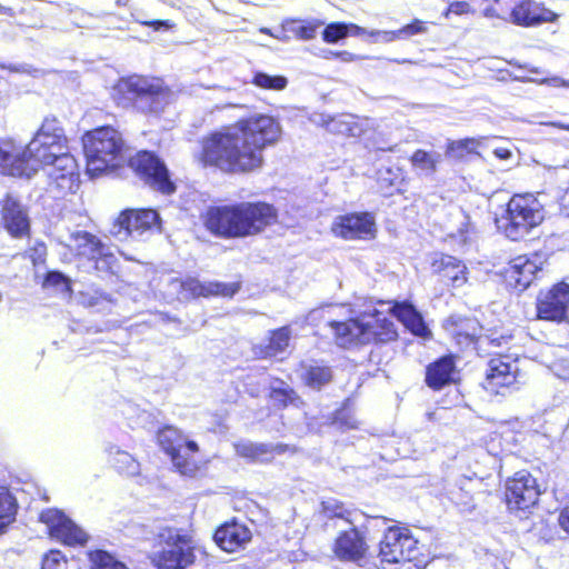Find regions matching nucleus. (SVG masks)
<instances>
[{"mask_svg":"<svg viewBox=\"0 0 569 569\" xmlns=\"http://www.w3.org/2000/svg\"><path fill=\"white\" fill-rule=\"evenodd\" d=\"M377 305H379L381 308L387 307V309H383L385 315L387 312L392 313V316H395L400 322H402L403 326L407 329H409L415 336L428 338L431 335L421 315L411 305H391L390 302L386 303L382 301H379Z\"/></svg>","mask_w":569,"mask_h":569,"instance_id":"5701e85b","label":"nucleus"},{"mask_svg":"<svg viewBox=\"0 0 569 569\" xmlns=\"http://www.w3.org/2000/svg\"><path fill=\"white\" fill-rule=\"evenodd\" d=\"M560 204L565 210L566 214L569 216V188L561 196Z\"/></svg>","mask_w":569,"mask_h":569,"instance_id":"e2e57ef3","label":"nucleus"},{"mask_svg":"<svg viewBox=\"0 0 569 569\" xmlns=\"http://www.w3.org/2000/svg\"><path fill=\"white\" fill-rule=\"evenodd\" d=\"M568 305L569 284L563 282L558 283L538 298V318L557 322L562 321L566 318Z\"/></svg>","mask_w":569,"mask_h":569,"instance_id":"f3484780","label":"nucleus"},{"mask_svg":"<svg viewBox=\"0 0 569 569\" xmlns=\"http://www.w3.org/2000/svg\"><path fill=\"white\" fill-rule=\"evenodd\" d=\"M515 79L519 80V81H523V82L532 81V82H537L540 84H547V86L555 87V88H559V87L569 88V80L562 79L557 76L550 77V78H542L540 80L523 78V77H515Z\"/></svg>","mask_w":569,"mask_h":569,"instance_id":"8fccbe9b","label":"nucleus"},{"mask_svg":"<svg viewBox=\"0 0 569 569\" xmlns=\"http://www.w3.org/2000/svg\"><path fill=\"white\" fill-rule=\"evenodd\" d=\"M259 31H260L261 33L269 34V36H271V37L273 36V32H272L270 29L266 28V27L260 28V29H259Z\"/></svg>","mask_w":569,"mask_h":569,"instance_id":"774afa93","label":"nucleus"},{"mask_svg":"<svg viewBox=\"0 0 569 569\" xmlns=\"http://www.w3.org/2000/svg\"><path fill=\"white\" fill-rule=\"evenodd\" d=\"M78 302L88 308L106 311L113 303V298L111 293L91 286L78 293Z\"/></svg>","mask_w":569,"mask_h":569,"instance_id":"72a5a7b5","label":"nucleus"},{"mask_svg":"<svg viewBox=\"0 0 569 569\" xmlns=\"http://www.w3.org/2000/svg\"><path fill=\"white\" fill-rule=\"evenodd\" d=\"M519 367L508 356L490 359L486 376L485 388L495 393L505 395L510 389H517Z\"/></svg>","mask_w":569,"mask_h":569,"instance_id":"4468645a","label":"nucleus"},{"mask_svg":"<svg viewBox=\"0 0 569 569\" xmlns=\"http://www.w3.org/2000/svg\"><path fill=\"white\" fill-rule=\"evenodd\" d=\"M343 412H340L336 418V423H339L341 427H346L347 429L357 428V421L352 417L345 419Z\"/></svg>","mask_w":569,"mask_h":569,"instance_id":"6e6d98bb","label":"nucleus"},{"mask_svg":"<svg viewBox=\"0 0 569 569\" xmlns=\"http://www.w3.org/2000/svg\"><path fill=\"white\" fill-rule=\"evenodd\" d=\"M558 16L532 0L515 1L510 21L519 26H535L542 22H553Z\"/></svg>","mask_w":569,"mask_h":569,"instance_id":"412c9836","label":"nucleus"},{"mask_svg":"<svg viewBox=\"0 0 569 569\" xmlns=\"http://www.w3.org/2000/svg\"><path fill=\"white\" fill-rule=\"evenodd\" d=\"M276 220V208L266 202L211 207L204 214L206 228L212 234L224 239L256 236Z\"/></svg>","mask_w":569,"mask_h":569,"instance_id":"20e7f679","label":"nucleus"},{"mask_svg":"<svg viewBox=\"0 0 569 569\" xmlns=\"http://www.w3.org/2000/svg\"><path fill=\"white\" fill-rule=\"evenodd\" d=\"M441 162V154L437 151L428 152L422 149L416 150L410 157L413 170L422 177H432Z\"/></svg>","mask_w":569,"mask_h":569,"instance_id":"473e14b6","label":"nucleus"},{"mask_svg":"<svg viewBox=\"0 0 569 569\" xmlns=\"http://www.w3.org/2000/svg\"><path fill=\"white\" fill-rule=\"evenodd\" d=\"M540 496L536 478L528 471H519L506 482V501L510 510H527L533 507Z\"/></svg>","mask_w":569,"mask_h":569,"instance_id":"ddd939ff","label":"nucleus"},{"mask_svg":"<svg viewBox=\"0 0 569 569\" xmlns=\"http://www.w3.org/2000/svg\"><path fill=\"white\" fill-rule=\"evenodd\" d=\"M144 109L148 107L150 113L161 112L173 98V93L163 86L159 78H144Z\"/></svg>","mask_w":569,"mask_h":569,"instance_id":"bb28decb","label":"nucleus"},{"mask_svg":"<svg viewBox=\"0 0 569 569\" xmlns=\"http://www.w3.org/2000/svg\"><path fill=\"white\" fill-rule=\"evenodd\" d=\"M349 34V26L343 22L329 23L323 32L322 39L327 43H336L341 39H345Z\"/></svg>","mask_w":569,"mask_h":569,"instance_id":"c03bdc74","label":"nucleus"},{"mask_svg":"<svg viewBox=\"0 0 569 569\" xmlns=\"http://www.w3.org/2000/svg\"><path fill=\"white\" fill-rule=\"evenodd\" d=\"M403 180L399 168H386L379 171L378 181L382 189L398 188Z\"/></svg>","mask_w":569,"mask_h":569,"instance_id":"49530a36","label":"nucleus"},{"mask_svg":"<svg viewBox=\"0 0 569 569\" xmlns=\"http://www.w3.org/2000/svg\"><path fill=\"white\" fill-rule=\"evenodd\" d=\"M67 138L57 118H44L41 127L23 151L10 141H0V173L31 178L39 170V161H48L66 150Z\"/></svg>","mask_w":569,"mask_h":569,"instance_id":"7ed1b4c3","label":"nucleus"},{"mask_svg":"<svg viewBox=\"0 0 569 569\" xmlns=\"http://www.w3.org/2000/svg\"><path fill=\"white\" fill-rule=\"evenodd\" d=\"M144 184L163 196H171L177 190L164 161L147 150H144Z\"/></svg>","mask_w":569,"mask_h":569,"instance_id":"6ab92c4d","label":"nucleus"},{"mask_svg":"<svg viewBox=\"0 0 569 569\" xmlns=\"http://www.w3.org/2000/svg\"><path fill=\"white\" fill-rule=\"evenodd\" d=\"M47 168L50 184L61 194L74 192L79 186L78 164L68 149L56 153L48 161H39V169Z\"/></svg>","mask_w":569,"mask_h":569,"instance_id":"9b49d317","label":"nucleus"},{"mask_svg":"<svg viewBox=\"0 0 569 569\" xmlns=\"http://www.w3.org/2000/svg\"><path fill=\"white\" fill-rule=\"evenodd\" d=\"M559 525L569 535V506L561 510Z\"/></svg>","mask_w":569,"mask_h":569,"instance_id":"4d7b16f0","label":"nucleus"},{"mask_svg":"<svg viewBox=\"0 0 569 569\" xmlns=\"http://www.w3.org/2000/svg\"><path fill=\"white\" fill-rule=\"evenodd\" d=\"M234 449L238 456L248 458L254 461H264L268 456L270 448L267 443H254L250 441H240L234 445Z\"/></svg>","mask_w":569,"mask_h":569,"instance_id":"4c0bfd02","label":"nucleus"},{"mask_svg":"<svg viewBox=\"0 0 569 569\" xmlns=\"http://www.w3.org/2000/svg\"><path fill=\"white\" fill-rule=\"evenodd\" d=\"M109 232L120 241L142 234V210L124 209L113 221Z\"/></svg>","mask_w":569,"mask_h":569,"instance_id":"a878e982","label":"nucleus"},{"mask_svg":"<svg viewBox=\"0 0 569 569\" xmlns=\"http://www.w3.org/2000/svg\"><path fill=\"white\" fill-rule=\"evenodd\" d=\"M443 328L459 346L471 345L481 332V326L477 319L461 316L449 317Z\"/></svg>","mask_w":569,"mask_h":569,"instance_id":"b1692460","label":"nucleus"},{"mask_svg":"<svg viewBox=\"0 0 569 569\" xmlns=\"http://www.w3.org/2000/svg\"><path fill=\"white\" fill-rule=\"evenodd\" d=\"M40 520L48 526L52 537L66 545H83L87 541V533L58 509L42 511Z\"/></svg>","mask_w":569,"mask_h":569,"instance_id":"2eb2a0df","label":"nucleus"},{"mask_svg":"<svg viewBox=\"0 0 569 569\" xmlns=\"http://www.w3.org/2000/svg\"><path fill=\"white\" fill-rule=\"evenodd\" d=\"M442 280L453 288H460L467 282V267L452 256H443L433 264Z\"/></svg>","mask_w":569,"mask_h":569,"instance_id":"c756f323","label":"nucleus"},{"mask_svg":"<svg viewBox=\"0 0 569 569\" xmlns=\"http://www.w3.org/2000/svg\"><path fill=\"white\" fill-rule=\"evenodd\" d=\"M493 154L501 160H508L512 157V151L506 147H497L493 149Z\"/></svg>","mask_w":569,"mask_h":569,"instance_id":"bf43d9fd","label":"nucleus"},{"mask_svg":"<svg viewBox=\"0 0 569 569\" xmlns=\"http://www.w3.org/2000/svg\"><path fill=\"white\" fill-rule=\"evenodd\" d=\"M351 526L349 530H343L338 535L332 550L339 560L356 562L365 567L368 545L365 535L356 528L355 523Z\"/></svg>","mask_w":569,"mask_h":569,"instance_id":"dca6fc26","label":"nucleus"},{"mask_svg":"<svg viewBox=\"0 0 569 569\" xmlns=\"http://www.w3.org/2000/svg\"><path fill=\"white\" fill-rule=\"evenodd\" d=\"M82 143L87 172L91 177L114 172L123 178L134 176L142 179V151L131 154L116 129L100 127L89 131L83 136Z\"/></svg>","mask_w":569,"mask_h":569,"instance_id":"f03ea898","label":"nucleus"},{"mask_svg":"<svg viewBox=\"0 0 569 569\" xmlns=\"http://www.w3.org/2000/svg\"><path fill=\"white\" fill-rule=\"evenodd\" d=\"M253 83L262 89L283 90L288 84V80L283 76H270L264 72H257L253 77Z\"/></svg>","mask_w":569,"mask_h":569,"instance_id":"a19ab883","label":"nucleus"},{"mask_svg":"<svg viewBox=\"0 0 569 569\" xmlns=\"http://www.w3.org/2000/svg\"><path fill=\"white\" fill-rule=\"evenodd\" d=\"M327 129L331 132L343 134V136H357L360 132L359 127L350 114H341L335 118H330L326 122Z\"/></svg>","mask_w":569,"mask_h":569,"instance_id":"e433bc0d","label":"nucleus"},{"mask_svg":"<svg viewBox=\"0 0 569 569\" xmlns=\"http://www.w3.org/2000/svg\"><path fill=\"white\" fill-rule=\"evenodd\" d=\"M270 448V451L268 455H282L286 452L293 453L296 452V448L293 446L284 445V443H277V445H270L267 443Z\"/></svg>","mask_w":569,"mask_h":569,"instance_id":"864d4df0","label":"nucleus"},{"mask_svg":"<svg viewBox=\"0 0 569 569\" xmlns=\"http://www.w3.org/2000/svg\"><path fill=\"white\" fill-rule=\"evenodd\" d=\"M463 219H465V220H468V218H467V217H465ZM461 224H462L466 229H462V228H461V229L459 230V232H460L459 237H460V240H461L462 242H467V236H466V233H468V232H469V222H468V221H463Z\"/></svg>","mask_w":569,"mask_h":569,"instance_id":"338daca9","label":"nucleus"},{"mask_svg":"<svg viewBox=\"0 0 569 569\" xmlns=\"http://www.w3.org/2000/svg\"><path fill=\"white\" fill-rule=\"evenodd\" d=\"M144 26L153 27V29L156 31L161 30V29L168 30V29L172 28V24L170 23L169 20H156V21H150V22L144 21Z\"/></svg>","mask_w":569,"mask_h":569,"instance_id":"13d9d810","label":"nucleus"},{"mask_svg":"<svg viewBox=\"0 0 569 569\" xmlns=\"http://www.w3.org/2000/svg\"><path fill=\"white\" fill-rule=\"evenodd\" d=\"M160 447L170 456L176 470L184 477H194L199 470L198 462L190 453L198 451V445L173 427H164L157 436Z\"/></svg>","mask_w":569,"mask_h":569,"instance_id":"9d476101","label":"nucleus"},{"mask_svg":"<svg viewBox=\"0 0 569 569\" xmlns=\"http://www.w3.org/2000/svg\"><path fill=\"white\" fill-rule=\"evenodd\" d=\"M149 286L153 290H159L166 299L188 300L196 297L222 296L232 297L240 289V284L224 283L218 281L200 282L198 279L188 278L180 280L171 274L162 273L158 278H152Z\"/></svg>","mask_w":569,"mask_h":569,"instance_id":"423d86ee","label":"nucleus"},{"mask_svg":"<svg viewBox=\"0 0 569 569\" xmlns=\"http://www.w3.org/2000/svg\"><path fill=\"white\" fill-rule=\"evenodd\" d=\"M291 330L289 327L271 331L267 343L253 347V353L259 358H272L283 353L289 347Z\"/></svg>","mask_w":569,"mask_h":569,"instance_id":"7c9ffc66","label":"nucleus"},{"mask_svg":"<svg viewBox=\"0 0 569 569\" xmlns=\"http://www.w3.org/2000/svg\"><path fill=\"white\" fill-rule=\"evenodd\" d=\"M16 511L14 497L7 487L0 486V532L14 519Z\"/></svg>","mask_w":569,"mask_h":569,"instance_id":"c9c22d12","label":"nucleus"},{"mask_svg":"<svg viewBox=\"0 0 569 569\" xmlns=\"http://www.w3.org/2000/svg\"><path fill=\"white\" fill-rule=\"evenodd\" d=\"M43 287L54 288L61 293H71L70 279L60 271H49L44 278Z\"/></svg>","mask_w":569,"mask_h":569,"instance_id":"37998d69","label":"nucleus"},{"mask_svg":"<svg viewBox=\"0 0 569 569\" xmlns=\"http://www.w3.org/2000/svg\"><path fill=\"white\" fill-rule=\"evenodd\" d=\"M0 216L4 229L16 239L30 236L31 219L26 204L19 197L10 193H0Z\"/></svg>","mask_w":569,"mask_h":569,"instance_id":"f8f14e48","label":"nucleus"},{"mask_svg":"<svg viewBox=\"0 0 569 569\" xmlns=\"http://www.w3.org/2000/svg\"><path fill=\"white\" fill-rule=\"evenodd\" d=\"M348 26H349V34H352V36H356V37L369 34L370 37H376L377 40L382 41L380 36L371 34L372 31L369 32L365 28L359 27V26L353 24V23H349Z\"/></svg>","mask_w":569,"mask_h":569,"instance_id":"5fc2aeb1","label":"nucleus"},{"mask_svg":"<svg viewBox=\"0 0 569 569\" xmlns=\"http://www.w3.org/2000/svg\"><path fill=\"white\" fill-rule=\"evenodd\" d=\"M281 136L270 116H254L213 131L201 140L199 161L226 173H249L263 166V151Z\"/></svg>","mask_w":569,"mask_h":569,"instance_id":"f257e3e1","label":"nucleus"},{"mask_svg":"<svg viewBox=\"0 0 569 569\" xmlns=\"http://www.w3.org/2000/svg\"><path fill=\"white\" fill-rule=\"evenodd\" d=\"M510 64L512 66H516L518 68H522V69H527L529 72L531 73H536V74H543L545 71H542L541 69L537 68V67H530V66H521V64H518L516 61H509Z\"/></svg>","mask_w":569,"mask_h":569,"instance_id":"0e129e2a","label":"nucleus"},{"mask_svg":"<svg viewBox=\"0 0 569 569\" xmlns=\"http://www.w3.org/2000/svg\"><path fill=\"white\" fill-rule=\"evenodd\" d=\"M306 383L312 388H321L331 380V370L329 367L311 366L305 373Z\"/></svg>","mask_w":569,"mask_h":569,"instance_id":"ea45409f","label":"nucleus"},{"mask_svg":"<svg viewBox=\"0 0 569 569\" xmlns=\"http://www.w3.org/2000/svg\"><path fill=\"white\" fill-rule=\"evenodd\" d=\"M322 26L323 21L318 19L287 20L282 28L291 32L297 39L307 41L313 39L318 29Z\"/></svg>","mask_w":569,"mask_h":569,"instance_id":"f704fd0d","label":"nucleus"},{"mask_svg":"<svg viewBox=\"0 0 569 569\" xmlns=\"http://www.w3.org/2000/svg\"><path fill=\"white\" fill-rule=\"evenodd\" d=\"M471 11V7L467 1H455L450 3L446 11V17H449V14L453 13L457 16L467 14Z\"/></svg>","mask_w":569,"mask_h":569,"instance_id":"3c124183","label":"nucleus"},{"mask_svg":"<svg viewBox=\"0 0 569 569\" xmlns=\"http://www.w3.org/2000/svg\"><path fill=\"white\" fill-rule=\"evenodd\" d=\"M418 556V540L412 537L407 528L391 527L383 536L379 545V552L371 566L375 568L385 565L411 561Z\"/></svg>","mask_w":569,"mask_h":569,"instance_id":"1a4fd4ad","label":"nucleus"},{"mask_svg":"<svg viewBox=\"0 0 569 569\" xmlns=\"http://www.w3.org/2000/svg\"><path fill=\"white\" fill-rule=\"evenodd\" d=\"M506 219V236L517 241L542 222V206L532 194H516L508 202Z\"/></svg>","mask_w":569,"mask_h":569,"instance_id":"6e6552de","label":"nucleus"},{"mask_svg":"<svg viewBox=\"0 0 569 569\" xmlns=\"http://www.w3.org/2000/svg\"><path fill=\"white\" fill-rule=\"evenodd\" d=\"M213 539L223 551L234 552L250 541L251 532L246 526L231 522L219 527Z\"/></svg>","mask_w":569,"mask_h":569,"instance_id":"393cba45","label":"nucleus"},{"mask_svg":"<svg viewBox=\"0 0 569 569\" xmlns=\"http://www.w3.org/2000/svg\"><path fill=\"white\" fill-rule=\"evenodd\" d=\"M60 556H61L60 552H51L50 556L46 557L43 566L49 567L50 562H54L59 566L60 565V561H59Z\"/></svg>","mask_w":569,"mask_h":569,"instance_id":"69168bd1","label":"nucleus"},{"mask_svg":"<svg viewBox=\"0 0 569 569\" xmlns=\"http://www.w3.org/2000/svg\"><path fill=\"white\" fill-rule=\"evenodd\" d=\"M109 461L118 470L127 477L140 475V462L136 460L129 452L120 450L117 446L110 445L107 449Z\"/></svg>","mask_w":569,"mask_h":569,"instance_id":"2f4dec72","label":"nucleus"},{"mask_svg":"<svg viewBox=\"0 0 569 569\" xmlns=\"http://www.w3.org/2000/svg\"><path fill=\"white\" fill-rule=\"evenodd\" d=\"M539 257L529 258L518 256L509 261L505 269V278L508 284L520 291L525 290L535 278V274L541 269Z\"/></svg>","mask_w":569,"mask_h":569,"instance_id":"aec40b11","label":"nucleus"},{"mask_svg":"<svg viewBox=\"0 0 569 569\" xmlns=\"http://www.w3.org/2000/svg\"><path fill=\"white\" fill-rule=\"evenodd\" d=\"M475 144L473 139L453 141L448 146L447 153L455 158H463L466 152H470Z\"/></svg>","mask_w":569,"mask_h":569,"instance_id":"de8ad7c7","label":"nucleus"},{"mask_svg":"<svg viewBox=\"0 0 569 569\" xmlns=\"http://www.w3.org/2000/svg\"><path fill=\"white\" fill-rule=\"evenodd\" d=\"M141 94L142 77L137 74L121 78L111 91L113 101L122 108L132 107Z\"/></svg>","mask_w":569,"mask_h":569,"instance_id":"cd10ccee","label":"nucleus"},{"mask_svg":"<svg viewBox=\"0 0 569 569\" xmlns=\"http://www.w3.org/2000/svg\"><path fill=\"white\" fill-rule=\"evenodd\" d=\"M329 309L330 307L311 310L307 317V321L313 322L316 319L325 317V313L329 312Z\"/></svg>","mask_w":569,"mask_h":569,"instance_id":"680f3d73","label":"nucleus"},{"mask_svg":"<svg viewBox=\"0 0 569 569\" xmlns=\"http://www.w3.org/2000/svg\"><path fill=\"white\" fill-rule=\"evenodd\" d=\"M292 393L293 391L289 388L272 387L270 399L273 401V403L284 407L289 401L292 400Z\"/></svg>","mask_w":569,"mask_h":569,"instance_id":"09e8293b","label":"nucleus"},{"mask_svg":"<svg viewBox=\"0 0 569 569\" xmlns=\"http://www.w3.org/2000/svg\"><path fill=\"white\" fill-rule=\"evenodd\" d=\"M350 318L345 321L329 320L337 346L352 348L371 342H389L397 338L395 322L385 316V310L370 303L363 310L349 309Z\"/></svg>","mask_w":569,"mask_h":569,"instance_id":"39448f33","label":"nucleus"},{"mask_svg":"<svg viewBox=\"0 0 569 569\" xmlns=\"http://www.w3.org/2000/svg\"><path fill=\"white\" fill-rule=\"evenodd\" d=\"M71 240L73 241L78 254L84 256L90 260H96V269L98 270L107 267L109 260L113 258L112 254L106 252V246L101 240L87 231L72 233Z\"/></svg>","mask_w":569,"mask_h":569,"instance_id":"4be33fe9","label":"nucleus"},{"mask_svg":"<svg viewBox=\"0 0 569 569\" xmlns=\"http://www.w3.org/2000/svg\"><path fill=\"white\" fill-rule=\"evenodd\" d=\"M425 31V27L420 21H416L413 23L407 24L398 31H375L371 34H378L381 37V40L385 42H390L400 38L401 36H413L417 33H421Z\"/></svg>","mask_w":569,"mask_h":569,"instance_id":"79ce46f5","label":"nucleus"},{"mask_svg":"<svg viewBox=\"0 0 569 569\" xmlns=\"http://www.w3.org/2000/svg\"><path fill=\"white\" fill-rule=\"evenodd\" d=\"M323 511L328 517H337L345 519L348 523L353 525L356 522L355 513L347 510L342 503L337 500H328L322 503Z\"/></svg>","mask_w":569,"mask_h":569,"instance_id":"a18cd8bd","label":"nucleus"},{"mask_svg":"<svg viewBox=\"0 0 569 569\" xmlns=\"http://www.w3.org/2000/svg\"><path fill=\"white\" fill-rule=\"evenodd\" d=\"M336 59H340L342 62H352L359 59V57L349 51H339L335 53Z\"/></svg>","mask_w":569,"mask_h":569,"instance_id":"052dcab7","label":"nucleus"},{"mask_svg":"<svg viewBox=\"0 0 569 569\" xmlns=\"http://www.w3.org/2000/svg\"><path fill=\"white\" fill-rule=\"evenodd\" d=\"M153 227L160 229V216L156 210L144 209V230Z\"/></svg>","mask_w":569,"mask_h":569,"instance_id":"603ef678","label":"nucleus"},{"mask_svg":"<svg viewBox=\"0 0 569 569\" xmlns=\"http://www.w3.org/2000/svg\"><path fill=\"white\" fill-rule=\"evenodd\" d=\"M455 361L450 356H446L429 365L426 372V382L433 390H440L446 385L453 381Z\"/></svg>","mask_w":569,"mask_h":569,"instance_id":"c85d7f7f","label":"nucleus"},{"mask_svg":"<svg viewBox=\"0 0 569 569\" xmlns=\"http://www.w3.org/2000/svg\"><path fill=\"white\" fill-rule=\"evenodd\" d=\"M159 550L152 551L150 561L156 569H187L194 561L190 537L173 528L157 533Z\"/></svg>","mask_w":569,"mask_h":569,"instance_id":"0eeeda50","label":"nucleus"},{"mask_svg":"<svg viewBox=\"0 0 569 569\" xmlns=\"http://www.w3.org/2000/svg\"><path fill=\"white\" fill-rule=\"evenodd\" d=\"M89 560L92 569H127V567L114 559L109 552L94 550L89 552Z\"/></svg>","mask_w":569,"mask_h":569,"instance_id":"58836bf2","label":"nucleus"},{"mask_svg":"<svg viewBox=\"0 0 569 569\" xmlns=\"http://www.w3.org/2000/svg\"><path fill=\"white\" fill-rule=\"evenodd\" d=\"M332 232L347 240L373 237L375 219L370 213H352L336 218Z\"/></svg>","mask_w":569,"mask_h":569,"instance_id":"a211bd4d","label":"nucleus"}]
</instances>
